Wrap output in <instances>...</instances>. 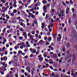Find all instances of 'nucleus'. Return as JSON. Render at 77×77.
<instances>
[{"instance_id": "nucleus-1", "label": "nucleus", "mask_w": 77, "mask_h": 77, "mask_svg": "<svg viewBox=\"0 0 77 77\" xmlns=\"http://www.w3.org/2000/svg\"><path fill=\"white\" fill-rule=\"evenodd\" d=\"M76 32H74V35L73 36V40L74 42H76L77 41V38H76V36H77V34H76Z\"/></svg>"}, {"instance_id": "nucleus-2", "label": "nucleus", "mask_w": 77, "mask_h": 77, "mask_svg": "<svg viewBox=\"0 0 77 77\" xmlns=\"http://www.w3.org/2000/svg\"><path fill=\"white\" fill-rule=\"evenodd\" d=\"M0 69L1 70L3 71H6V68L5 66L1 67L0 68Z\"/></svg>"}, {"instance_id": "nucleus-3", "label": "nucleus", "mask_w": 77, "mask_h": 77, "mask_svg": "<svg viewBox=\"0 0 77 77\" xmlns=\"http://www.w3.org/2000/svg\"><path fill=\"white\" fill-rule=\"evenodd\" d=\"M43 10H44V12L45 13H47V7H46V6H44L43 7Z\"/></svg>"}, {"instance_id": "nucleus-4", "label": "nucleus", "mask_w": 77, "mask_h": 77, "mask_svg": "<svg viewBox=\"0 0 77 77\" xmlns=\"http://www.w3.org/2000/svg\"><path fill=\"white\" fill-rule=\"evenodd\" d=\"M20 25L22 26H23V27L24 28V29H25L26 28V24H25L24 23H20Z\"/></svg>"}, {"instance_id": "nucleus-5", "label": "nucleus", "mask_w": 77, "mask_h": 77, "mask_svg": "<svg viewBox=\"0 0 77 77\" xmlns=\"http://www.w3.org/2000/svg\"><path fill=\"white\" fill-rule=\"evenodd\" d=\"M38 59H39L38 60L40 61V62H42V61H43V60H44V58H43V57H41L40 58H38Z\"/></svg>"}, {"instance_id": "nucleus-6", "label": "nucleus", "mask_w": 77, "mask_h": 77, "mask_svg": "<svg viewBox=\"0 0 77 77\" xmlns=\"http://www.w3.org/2000/svg\"><path fill=\"white\" fill-rule=\"evenodd\" d=\"M53 26V24H51L50 25H49L48 26V27L49 29H50V28H52V27Z\"/></svg>"}, {"instance_id": "nucleus-7", "label": "nucleus", "mask_w": 77, "mask_h": 77, "mask_svg": "<svg viewBox=\"0 0 77 77\" xmlns=\"http://www.w3.org/2000/svg\"><path fill=\"white\" fill-rule=\"evenodd\" d=\"M26 70H27L28 72H29V73L31 71L30 70V67H29L28 66L26 67Z\"/></svg>"}, {"instance_id": "nucleus-8", "label": "nucleus", "mask_w": 77, "mask_h": 77, "mask_svg": "<svg viewBox=\"0 0 77 77\" xmlns=\"http://www.w3.org/2000/svg\"><path fill=\"white\" fill-rule=\"evenodd\" d=\"M48 54L47 53V52H45L43 54V56L44 57H46L47 56Z\"/></svg>"}, {"instance_id": "nucleus-9", "label": "nucleus", "mask_w": 77, "mask_h": 77, "mask_svg": "<svg viewBox=\"0 0 77 77\" xmlns=\"http://www.w3.org/2000/svg\"><path fill=\"white\" fill-rule=\"evenodd\" d=\"M66 46L68 48H69L71 47V45H70V43H68L66 44Z\"/></svg>"}, {"instance_id": "nucleus-10", "label": "nucleus", "mask_w": 77, "mask_h": 77, "mask_svg": "<svg viewBox=\"0 0 77 77\" xmlns=\"http://www.w3.org/2000/svg\"><path fill=\"white\" fill-rule=\"evenodd\" d=\"M52 56L53 57H54V58H57V55H56L55 54H53Z\"/></svg>"}, {"instance_id": "nucleus-11", "label": "nucleus", "mask_w": 77, "mask_h": 77, "mask_svg": "<svg viewBox=\"0 0 77 77\" xmlns=\"http://www.w3.org/2000/svg\"><path fill=\"white\" fill-rule=\"evenodd\" d=\"M3 59L4 61H6L7 60V59H8V58L6 56H5L3 57Z\"/></svg>"}, {"instance_id": "nucleus-12", "label": "nucleus", "mask_w": 77, "mask_h": 77, "mask_svg": "<svg viewBox=\"0 0 77 77\" xmlns=\"http://www.w3.org/2000/svg\"><path fill=\"white\" fill-rule=\"evenodd\" d=\"M39 42L40 44H44V42L43 41V40H40Z\"/></svg>"}, {"instance_id": "nucleus-13", "label": "nucleus", "mask_w": 77, "mask_h": 77, "mask_svg": "<svg viewBox=\"0 0 77 77\" xmlns=\"http://www.w3.org/2000/svg\"><path fill=\"white\" fill-rule=\"evenodd\" d=\"M20 30L21 32H24V29H23V28H20L19 29Z\"/></svg>"}, {"instance_id": "nucleus-14", "label": "nucleus", "mask_w": 77, "mask_h": 77, "mask_svg": "<svg viewBox=\"0 0 77 77\" xmlns=\"http://www.w3.org/2000/svg\"><path fill=\"white\" fill-rule=\"evenodd\" d=\"M76 17L75 16V14H74L72 16L73 19V20H74V19H75V18Z\"/></svg>"}, {"instance_id": "nucleus-15", "label": "nucleus", "mask_w": 77, "mask_h": 77, "mask_svg": "<svg viewBox=\"0 0 77 77\" xmlns=\"http://www.w3.org/2000/svg\"><path fill=\"white\" fill-rule=\"evenodd\" d=\"M30 39H31L32 41H34V39H33V36L31 35L30 36Z\"/></svg>"}, {"instance_id": "nucleus-16", "label": "nucleus", "mask_w": 77, "mask_h": 77, "mask_svg": "<svg viewBox=\"0 0 77 77\" xmlns=\"http://www.w3.org/2000/svg\"><path fill=\"white\" fill-rule=\"evenodd\" d=\"M55 75V74L54 73H52L51 75H50V77H54Z\"/></svg>"}, {"instance_id": "nucleus-17", "label": "nucleus", "mask_w": 77, "mask_h": 77, "mask_svg": "<svg viewBox=\"0 0 77 77\" xmlns=\"http://www.w3.org/2000/svg\"><path fill=\"white\" fill-rule=\"evenodd\" d=\"M5 77H11V74H8L6 75Z\"/></svg>"}, {"instance_id": "nucleus-18", "label": "nucleus", "mask_w": 77, "mask_h": 77, "mask_svg": "<svg viewBox=\"0 0 77 77\" xmlns=\"http://www.w3.org/2000/svg\"><path fill=\"white\" fill-rule=\"evenodd\" d=\"M36 50L35 49H34L32 50V53H36Z\"/></svg>"}, {"instance_id": "nucleus-19", "label": "nucleus", "mask_w": 77, "mask_h": 77, "mask_svg": "<svg viewBox=\"0 0 77 77\" xmlns=\"http://www.w3.org/2000/svg\"><path fill=\"white\" fill-rule=\"evenodd\" d=\"M51 40V37H49L48 38V41H50Z\"/></svg>"}, {"instance_id": "nucleus-20", "label": "nucleus", "mask_w": 77, "mask_h": 77, "mask_svg": "<svg viewBox=\"0 0 77 77\" xmlns=\"http://www.w3.org/2000/svg\"><path fill=\"white\" fill-rule=\"evenodd\" d=\"M50 4H47L46 5V7L47 8H49V7H50Z\"/></svg>"}, {"instance_id": "nucleus-21", "label": "nucleus", "mask_w": 77, "mask_h": 77, "mask_svg": "<svg viewBox=\"0 0 77 77\" xmlns=\"http://www.w3.org/2000/svg\"><path fill=\"white\" fill-rule=\"evenodd\" d=\"M1 1L3 3H6V1L5 0H1Z\"/></svg>"}, {"instance_id": "nucleus-22", "label": "nucleus", "mask_w": 77, "mask_h": 77, "mask_svg": "<svg viewBox=\"0 0 77 77\" xmlns=\"http://www.w3.org/2000/svg\"><path fill=\"white\" fill-rule=\"evenodd\" d=\"M6 28H4L3 30H2V32L3 33H5L6 32Z\"/></svg>"}, {"instance_id": "nucleus-23", "label": "nucleus", "mask_w": 77, "mask_h": 77, "mask_svg": "<svg viewBox=\"0 0 77 77\" xmlns=\"http://www.w3.org/2000/svg\"><path fill=\"white\" fill-rule=\"evenodd\" d=\"M13 30H14L12 28H11L9 30L10 32L11 33H12V32H13Z\"/></svg>"}, {"instance_id": "nucleus-24", "label": "nucleus", "mask_w": 77, "mask_h": 77, "mask_svg": "<svg viewBox=\"0 0 77 77\" xmlns=\"http://www.w3.org/2000/svg\"><path fill=\"white\" fill-rule=\"evenodd\" d=\"M10 16H11V17H13L14 16V13H12L10 14Z\"/></svg>"}, {"instance_id": "nucleus-25", "label": "nucleus", "mask_w": 77, "mask_h": 77, "mask_svg": "<svg viewBox=\"0 0 77 77\" xmlns=\"http://www.w3.org/2000/svg\"><path fill=\"white\" fill-rule=\"evenodd\" d=\"M5 17H6L7 19H9V16L7 14L5 15Z\"/></svg>"}, {"instance_id": "nucleus-26", "label": "nucleus", "mask_w": 77, "mask_h": 77, "mask_svg": "<svg viewBox=\"0 0 77 77\" xmlns=\"http://www.w3.org/2000/svg\"><path fill=\"white\" fill-rule=\"evenodd\" d=\"M17 10L14 9L13 10V13H17Z\"/></svg>"}, {"instance_id": "nucleus-27", "label": "nucleus", "mask_w": 77, "mask_h": 77, "mask_svg": "<svg viewBox=\"0 0 77 77\" xmlns=\"http://www.w3.org/2000/svg\"><path fill=\"white\" fill-rule=\"evenodd\" d=\"M22 45L23 47H26V45H25V44H24V43H22Z\"/></svg>"}, {"instance_id": "nucleus-28", "label": "nucleus", "mask_w": 77, "mask_h": 77, "mask_svg": "<svg viewBox=\"0 0 77 77\" xmlns=\"http://www.w3.org/2000/svg\"><path fill=\"white\" fill-rule=\"evenodd\" d=\"M28 1V5H29L30 3V2H31V0H27Z\"/></svg>"}, {"instance_id": "nucleus-29", "label": "nucleus", "mask_w": 77, "mask_h": 77, "mask_svg": "<svg viewBox=\"0 0 77 77\" xmlns=\"http://www.w3.org/2000/svg\"><path fill=\"white\" fill-rule=\"evenodd\" d=\"M68 22H69V23H71V18H69Z\"/></svg>"}, {"instance_id": "nucleus-30", "label": "nucleus", "mask_w": 77, "mask_h": 77, "mask_svg": "<svg viewBox=\"0 0 77 77\" xmlns=\"http://www.w3.org/2000/svg\"><path fill=\"white\" fill-rule=\"evenodd\" d=\"M74 25L75 26H77V21H75L74 22Z\"/></svg>"}, {"instance_id": "nucleus-31", "label": "nucleus", "mask_w": 77, "mask_h": 77, "mask_svg": "<svg viewBox=\"0 0 77 77\" xmlns=\"http://www.w3.org/2000/svg\"><path fill=\"white\" fill-rule=\"evenodd\" d=\"M23 36H25L27 35V33H26V32H23Z\"/></svg>"}, {"instance_id": "nucleus-32", "label": "nucleus", "mask_w": 77, "mask_h": 77, "mask_svg": "<svg viewBox=\"0 0 77 77\" xmlns=\"http://www.w3.org/2000/svg\"><path fill=\"white\" fill-rule=\"evenodd\" d=\"M69 59V57H68L67 56H66L65 58V60H68Z\"/></svg>"}, {"instance_id": "nucleus-33", "label": "nucleus", "mask_w": 77, "mask_h": 77, "mask_svg": "<svg viewBox=\"0 0 77 77\" xmlns=\"http://www.w3.org/2000/svg\"><path fill=\"white\" fill-rule=\"evenodd\" d=\"M58 36H59V38H60V39H61V38H62V36L60 35V34H59L58 35Z\"/></svg>"}, {"instance_id": "nucleus-34", "label": "nucleus", "mask_w": 77, "mask_h": 77, "mask_svg": "<svg viewBox=\"0 0 77 77\" xmlns=\"http://www.w3.org/2000/svg\"><path fill=\"white\" fill-rule=\"evenodd\" d=\"M42 3H44V4H46V3H47V2L45 0H43L42 1Z\"/></svg>"}, {"instance_id": "nucleus-35", "label": "nucleus", "mask_w": 77, "mask_h": 77, "mask_svg": "<svg viewBox=\"0 0 77 77\" xmlns=\"http://www.w3.org/2000/svg\"><path fill=\"white\" fill-rule=\"evenodd\" d=\"M62 50L64 52H65L66 50V49H65V48H62Z\"/></svg>"}, {"instance_id": "nucleus-36", "label": "nucleus", "mask_w": 77, "mask_h": 77, "mask_svg": "<svg viewBox=\"0 0 77 77\" xmlns=\"http://www.w3.org/2000/svg\"><path fill=\"white\" fill-rule=\"evenodd\" d=\"M5 47H3V48H2V51L3 52V51H5Z\"/></svg>"}, {"instance_id": "nucleus-37", "label": "nucleus", "mask_w": 77, "mask_h": 77, "mask_svg": "<svg viewBox=\"0 0 77 77\" xmlns=\"http://www.w3.org/2000/svg\"><path fill=\"white\" fill-rule=\"evenodd\" d=\"M37 4L38 6H40V5H41V3L40 2H38L37 3Z\"/></svg>"}, {"instance_id": "nucleus-38", "label": "nucleus", "mask_w": 77, "mask_h": 77, "mask_svg": "<svg viewBox=\"0 0 77 77\" xmlns=\"http://www.w3.org/2000/svg\"><path fill=\"white\" fill-rule=\"evenodd\" d=\"M14 2V5H16V3H17V2H16V0H13Z\"/></svg>"}, {"instance_id": "nucleus-39", "label": "nucleus", "mask_w": 77, "mask_h": 77, "mask_svg": "<svg viewBox=\"0 0 77 77\" xmlns=\"http://www.w3.org/2000/svg\"><path fill=\"white\" fill-rule=\"evenodd\" d=\"M66 3L67 5H69V1H66Z\"/></svg>"}, {"instance_id": "nucleus-40", "label": "nucleus", "mask_w": 77, "mask_h": 77, "mask_svg": "<svg viewBox=\"0 0 77 77\" xmlns=\"http://www.w3.org/2000/svg\"><path fill=\"white\" fill-rule=\"evenodd\" d=\"M72 12H74V11H75V9H74V8H72Z\"/></svg>"}, {"instance_id": "nucleus-41", "label": "nucleus", "mask_w": 77, "mask_h": 77, "mask_svg": "<svg viewBox=\"0 0 77 77\" xmlns=\"http://www.w3.org/2000/svg\"><path fill=\"white\" fill-rule=\"evenodd\" d=\"M55 77H60V75H56L55 76Z\"/></svg>"}, {"instance_id": "nucleus-42", "label": "nucleus", "mask_w": 77, "mask_h": 77, "mask_svg": "<svg viewBox=\"0 0 77 77\" xmlns=\"http://www.w3.org/2000/svg\"><path fill=\"white\" fill-rule=\"evenodd\" d=\"M67 74H68V75H70V74H71V72H70V71L68 72L67 73Z\"/></svg>"}, {"instance_id": "nucleus-43", "label": "nucleus", "mask_w": 77, "mask_h": 77, "mask_svg": "<svg viewBox=\"0 0 77 77\" xmlns=\"http://www.w3.org/2000/svg\"><path fill=\"white\" fill-rule=\"evenodd\" d=\"M57 40L58 42H60V38H57Z\"/></svg>"}, {"instance_id": "nucleus-44", "label": "nucleus", "mask_w": 77, "mask_h": 77, "mask_svg": "<svg viewBox=\"0 0 77 77\" xmlns=\"http://www.w3.org/2000/svg\"><path fill=\"white\" fill-rule=\"evenodd\" d=\"M22 44L21 43H18L17 44V46H18L19 45H21Z\"/></svg>"}, {"instance_id": "nucleus-45", "label": "nucleus", "mask_w": 77, "mask_h": 77, "mask_svg": "<svg viewBox=\"0 0 77 77\" xmlns=\"http://www.w3.org/2000/svg\"><path fill=\"white\" fill-rule=\"evenodd\" d=\"M2 16L3 17H5V13H3V14L2 15Z\"/></svg>"}, {"instance_id": "nucleus-46", "label": "nucleus", "mask_w": 77, "mask_h": 77, "mask_svg": "<svg viewBox=\"0 0 77 77\" xmlns=\"http://www.w3.org/2000/svg\"><path fill=\"white\" fill-rule=\"evenodd\" d=\"M24 37L25 38V39L26 40V39H27V35L25 36H24Z\"/></svg>"}, {"instance_id": "nucleus-47", "label": "nucleus", "mask_w": 77, "mask_h": 77, "mask_svg": "<svg viewBox=\"0 0 77 77\" xmlns=\"http://www.w3.org/2000/svg\"><path fill=\"white\" fill-rule=\"evenodd\" d=\"M62 3L64 6H66V4H65V2H63Z\"/></svg>"}, {"instance_id": "nucleus-48", "label": "nucleus", "mask_w": 77, "mask_h": 77, "mask_svg": "<svg viewBox=\"0 0 77 77\" xmlns=\"http://www.w3.org/2000/svg\"><path fill=\"white\" fill-rule=\"evenodd\" d=\"M18 53L19 54H20L21 53H22V51H18Z\"/></svg>"}, {"instance_id": "nucleus-49", "label": "nucleus", "mask_w": 77, "mask_h": 77, "mask_svg": "<svg viewBox=\"0 0 77 77\" xmlns=\"http://www.w3.org/2000/svg\"><path fill=\"white\" fill-rule=\"evenodd\" d=\"M69 53H70L69 51V50L67 52V54H69Z\"/></svg>"}, {"instance_id": "nucleus-50", "label": "nucleus", "mask_w": 77, "mask_h": 77, "mask_svg": "<svg viewBox=\"0 0 77 77\" xmlns=\"http://www.w3.org/2000/svg\"><path fill=\"white\" fill-rule=\"evenodd\" d=\"M20 28V26H17L16 29H18Z\"/></svg>"}, {"instance_id": "nucleus-51", "label": "nucleus", "mask_w": 77, "mask_h": 77, "mask_svg": "<svg viewBox=\"0 0 77 77\" xmlns=\"http://www.w3.org/2000/svg\"><path fill=\"white\" fill-rule=\"evenodd\" d=\"M70 3L71 4H72L73 3V2L72 1V0H70Z\"/></svg>"}, {"instance_id": "nucleus-52", "label": "nucleus", "mask_w": 77, "mask_h": 77, "mask_svg": "<svg viewBox=\"0 0 77 77\" xmlns=\"http://www.w3.org/2000/svg\"><path fill=\"white\" fill-rule=\"evenodd\" d=\"M17 20H20V19H21V17H18L17 18Z\"/></svg>"}, {"instance_id": "nucleus-53", "label": "nucleus", "mask_w": 77, "mask_h": 77, "mask_svg": "<svg viewBox=\"0 0 77 77\" xmlns=\"http://www.w3.org/2000/svg\"><path fill=\"white\" fill-rule=\"evenodd\" d=\"M62 13H60V14H59L58 15V16L59 17H61V16H62Z\"/></svg>"}, {"instance_id": "nucleus-54", "label": "nucleus", "mask_w": 77, "mask_h": 77, "mask_svg": "<svg viewBox=\"0 0 77 77\" xmlns=\"http://www.w3.org/2000/svg\"><path fill=\"white\" fill-rule=\"evenodd\" d=\"M42 75L43 76H47V75H46L44 73H42Z\"/></svg>"}, {"instance_id": "nucleus-55", "label": "nucleus", "mask_w": 77, "mask_h": 77, "mask_svg": "<svg viewBox=\"0 0 77 77\" xmlns=\"http://www.w3.org/2000/svg\"><path fill=\"white\" fill-rule=\"evenodd\" d=\"M44 39L45 40H47V37L45 36L44 38Z\"/></svg>"}, {"instance_id": "nucleus-56", "label": "nucleus", "mask_w": 77, "mask_h": 77, "mask_svg": "<svg viewBox=\"0 0 77 77\" xmlns=\"http://www.w3.org/2000/svg\"><path fill=\"white\" fill-rule=\"evenodd\" d=\"M23 38L22 37H20L19 38V39H20V40H22Z\"/></svg>"}, {"instance_id": "nucleus-57", "label": "nucleus", "mask_w": 77, "mask_h": 77, "mask_svg": "<svg viewBox=\"0 0 77 77\" xmlns=\"http://www.w3.org/2000/svg\"><path fill=\"white\" fill-rule=\"evenodd\" d=\"M14 48H15V50H17V49L18 48V47H17V46H16L14 47Z\"/></svg>"}, {"instance_id": "nucleus-58", "label": "nucleus", "mask_w": 77, "mask_h": 77, "mask_svg": "<svg viewBox=\"0 0 77 77\" xmlns=\"http://www.w3.org/2000/svg\"><path fill=\"white\" fill-rule=\"evenodd\" d=\"M50 68L51 69H52V70H53V66H50Z\"/></svg>"}, {"instance_id": "nucleus-59", "label": "nucleus", "mask_w": 77, "mask_h": 77, "mask_svg": "<svg viewBox=\"0 0 77 77\" xmlns=\"http://www.w3.org/2000/svg\"><path fill=\"white\" fill-rule=\"evenodd\" d=\"M7 27L8 29H10V28H11V26L9 25H8L7 26Z\"/></svg>"}, {"instance_id": "nucleus-60", "label": "nucleus", "mask_w": 77, "mask_h": 77, "mask_svg": "<svg viewBox=\"0 0 77 77\" xmlns=\"http://www.w3.org/2000/svg\"><path fill=\"white\" fill-rule=\"evenodd\" d=\"M11 23H15V21H14V20H12L11 21Z\"/></svg>"}, {"instance_id": "nucleus-61", "label": "nucleus", "mask_w": 77, "mask_h": 77, "mask_svg": "<svg viewBox=\"0 0 77 77\" xmlns=\"http://www.w3.org/2000/svg\"><path fill=\"white\" fill-rule=\"evenodd\" d=\"M63 30L65 31V32H66V28H65L63 29Z\"/></svg>"}, {"instance_id": "nucleus-62", "label": "nucleus", "mask_w": 77, "mask_h": 77, "mask_svg": "<svg viewBox=\"0 0 77 77\" xmlns=\"http://www.w3.org/2000/svg\"><path fill=\"white\" fill-rule=\"evenodd\" d=\"M71 75H72V76H74V73L73 72H72L71 73Z\"/></svg>"}, {"instance_id": "nucleus-63", "label": "nucleus", "mask_w": 77, "mask_h": 77, "mask_svg": "<svg viewBox=\"0 0 77 77\" xmlns=\"http://www.w3.org/2000/svg\"><path fill=\"white\" fill-rule=\"evenodd\" d=\"M53 61H50L49 62V63L50 64H52L53 63Z\"/></svg>"}, {"instance_id": "nucleus-64", "label": "nucleus", "mask_w": 77, "mask_h": 77, "mask_svg": "<svg viewBox=\"0 0 77 77\" xmlns=\"http://www.w3.org/2000/svg\"><path fill=\"white\" fill-rule=\"evenodd\" d=\"M40 21H42V18H40L39 19Z\"/></svg>"}]
</instances>
